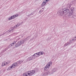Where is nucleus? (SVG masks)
I'll list each match as a JSON object with an SVG mask.
<instances>
[{"instance_id": "1", "label": "nucleus", "mask_w": 76, "mask_h": 76, "mask_svg": "<svg viewBox=\"0 0 76 76\" xmlns=\"http://www.w3.org/2000/svg\"><path fill=\"white\" fill-rule=\"evenodd\" d=\"M74 12H75V8L73 7H71L70 10L66 8H64L59 10L58 12V14L59 16H66L69 13L68 17V18H73Z\"/></svg>"}, {"instance_id": "2", "label": "nucleus", "mask_w": 76, "mask_h": 76, "mask_svg": "<svg viewBox=\"0 0 76 76\" xmlns=\"http://www.w3.org/2000/svg\"><path fill=\"white\" fill-rule=\"evenodd\" d=\"M35 73V71L34 70H32L28 72V74L26 73H24L23 74V76H31L32 75H34Z\"/></svg>"}, {"instance_id": "3", "label": "nucleus", "mask_w": 76, "mask_h": 76, "mask_svg": "<svg viewBox=\"0 0 76 76\" xmlns=\"http://www.w3.org/2000/svg\"><path fill=\"white\" fill-rule=\"evenodd\" d=\"M56 69H54L52 70V72H50L49 71H46L45 72L44 74V76H47L48 75H51L53 74V73L56 72Z\"/></svg>"}, {"instance_id": "4", "label": "nucleus", "mask_w": 76, "mask_h": 76, "mask_svg": "<svg viewBox=\"0 0 76 76\" xmlns=\"http://www.w3.org/2000/svg\"><path fill=\"white\" fill-rule=\"evenodd\" d=\"M50 1V0H44L43 1L41 4V7H42L45 6L46 5L47 3Z\"/></svg>"}, {"instance_id": "5", "label": "nucleus", "mask_w": 76, "mask_h": 76, "mask_svg": "<svg viewBox=\"0 0 76 76\" xmlns=\"http://www.w3.org/2000/svg\"><path fill=\"white\" fill-rule=\"evenodd\" d=\"M51 64H52V62H50L45 67L44 70H47L50 68V66H51Z\"/></svg>"}, {"instance_id": "6", "label": "nucleus", "mask_w": 76, "mask_h": 76, "mask_svg": "<svg viewBox=\"0 0 76 76\" xmlns=\"http://www.w3.org/2000/svg\"><path fill=\"white\" fill-rule=\"evenodd\" d=\"M16 66H17V65L15 64L14 63V64L11 65L10 66L8 67V70H12V69H13V68H15V67Z\"/></svg>"}, {"instance_id": "7", "label": "nucleus", "mask_w": 76, "mask_h": 76, "mask_svg": "<svg viewBox=\"0 0 76 76\" xmlns=\"http://www.w3.org/2000/svg\"><path fill=\"white\" fill-rule=\"evenodd\" d=\"M18 14H16L15 15L12 16L8 18V20H10L13 19H15V18H16V17H18Z\"/></svg>"}, {"instance_id": "8", "label": "nucleus", "mask_w": 76, "mask_h": 76, "mask_svg": "<svg viewBox=\"0 0 76 76\" xmlns=\"http://www.w3.org/2000/svg\"><path fill=\"white\" fill-rule=\"evenodd\" d=\"M14 31V28L12 27L9 30L5 32V34H7L9 32H13Z\"/></svg>"}, {"instance_id": "9", "label": "nucleus", "mask_w": 76, "mask_h": 76, "mask_svg": "<svg viewBox=\"0 0 76 76\" xmlns=\"http://www.w3.org/2000/svg\"><path fill=\"white\" fill-rule=\"evenodd\" d=\"M74 42V41L73 40V39H72L71 40H70L69 42H67L66 43L65 45H64V47H66V46H67V45H70V44L71 43H72V42Z\"/></svg>"}, {"instance_id": "10", "label": "nucleus", "mask_w": 76, "mask_h": 76, "mask_svg": "<svg viewBox=\"0 0 76 76\" xmlns=\"http://www.w3.org/2000/svg\"><path fill=\"white\" fill-rule=\"evenodd\" d=\"M34 59H35L33 55L29 57L27 59V60L28 61H29L31 60H33Z\"/></svg>"}, {"instance_id": "11", "label": "nucleus", "mask_w": 76, "mask_h": 76, "mask_svg": "<svg viewBox=\"0 0 76 76\" xmlns=\"http://www.w3.org/2000/svg\"><path fill=\"white\" fill-rule=\"evenodd\" d=\"M23 61H18L17 63H15L14 64H16V65H17V66H18V64H21V63H22Z\"/></svg>"}, {"instance_id": "12", "label": "nucleus", "mask_w": 76, "mask_h": 76, "mask_svg": "<svg viewBox=\"0 0 76 76\" xmlns=\"http://www.w3.org/2000/svg\"><path fill=\"white\" fill-rule=\"evenodd\" d=\"M33 56L34 58H35L37 57H38L39 56V54L38 53H35L33 55Z\"/></svg>"}, {"instance_id": "13", "label": "nucleus", "mask_w": 76, "mask_h": 76, "mask_svg": "<svg viewBox=\"0 0 76 76\" xmlns=\"http://www.w3.org/2000/svg\"><path fill=\"white\" fill-rule=\"evenodd\" d=\"M18 41L17 40V41H15V42H14L12 43H11L10 44L9 46V48L10 47H11L14 45L15 44L16 42Z\"/></svg>"}, {"instance_id": "14", "label": "nucleus", "mask_w": 76, "mask_h": 76, "mask_svg": "<svg viewBox=\"0 0 76 76\" xmlns=\"http://www.w3.org/2000/svg\"><path fill=\"white\" fill-rule=\"evenodd\" d=\"M26 41V39H24L21 40L19 41L21 43V44L22 45L24 44V42H25Z\"/></svg>"}, {"instance_id": "15", "label": "nucleus", "mask_w": 76, "mask_h": 76, "mask_svg": "<svg viewBox=\"0 0 76 76\" xmlns=\"http://www.w3.org/2000/svg\"><path fill=\"white\" fill-rule=\"evenodd\" d=\"M21 44L20 43V41L18 42L15 45V46L16 47H19L20 45H21Z\"/></svg>"}, {"instance_id": "16", "label": "nucleus", "mask_w": 76, "mask_h": 76, "mask_svg": "<svg viewBox=\"0 0 76 76\" xmlns=\"http://www.w3.org/2000/svg\"><path fill=\"white\" fill-rule=\"evenodd\" d=\"M21 44L20 43V41L18 42L15 45V46L16 47H19L20 45H21Z\"/></svg>"}, {"instance_id": "17", "label": "nucleus", "mask_w": 76, "mask_h": 76, "mask_svg": "<svg viewBox=\"0 0 76 76\" xmlns=\"http://www.w3.org/2000/svg\"><path fill=\"white\" fill-rule=\"evenodd\" d=\"M7 64V62H3L2 64V66H5Z\"/></svg>"}, {"instance_id": "18", "label": "nucleus", "mask_w": 76, "mask_h": 76, "mask_svg": "<svg viewBox=\"0 0 76 76\" xmlns=\"http://www.w3.org/2000/svg\"><path fill=\"white\" fill-rule=\"evenodd\" d=\"M38 53L39 56H41V55H42L44 54V52H39L37 53Z\"/></svg>"}, {"instance_id": "19", "label": "nucleus", "mask_w": 76, "mask_h": 76, "mask_svg": "<svg viewBox=\"0 0 76 76\" xmlns=\"http://www.w3.org/2000/svg\"><path fill=\"white\" fill-rule=\"evenodd\" d=\"M20 23H18L17 24V25H16V26H14L15 28H17L18 27H19V26L20 25Z\"/></svg>"}, {"instance_id": "20", "label": "nucleus", "mask_w": 76, "mask_h": 76, "mask_svg": "<svg viewBox=\"0 0 76 76\" xmlns=\"http://www.w3.org/2000/svg\"><path fill=\"white\" fill-rule=\"evenodd\" d=\"M72 39L74 42L76 40V36L75 37H73Z\"/></svg>"}, {"instance_id": "21", "label": "nucleus", "mask_w": 76, "mask_h": 76, "mask_svg": "<svg viewBox=\"0 0 76 76\" xmlns=\"http://www.w3.org/2000/svg\"><path fill=\"white\" fill-rule=\"evenodd\" d=\"M67 6L68 7V8H70V7L71 5L70 4H68L67 5Z\"/></svg>"}, {"instance_id": "22", "label": "nucleus", "mask_w": 76, "mask_h": 76, "mask_svg": "<svg viewBox=\"0 0 76 76\" xmlns=\"http://www.w3.org/2000/svg\"><path fill=\"white\" fill-rule=\"evenodd\" d=\"M17 41H18V40H19L20 39V38L19 37H17L16 38Z\"/></svg>"}, {"instance_id": "23", "label": "nucleus", "mask_w": 76, "mask_h": 76, "mask_svg": "<svg viewBox=\"0 0 76 76\" xmlns=\"http://www.w3.org/2000/svg\"><path fill=\"white\" fill-rule=\"evenodd\" d=\"M43 12V10H41L39 11V13H41Z\"/></svg>"}, {"instance_id": "24", "label": "nucleus", "mask_w": 76, "mask_h": 76, "mask_svg": "<svg viewBox=\"0 0 76 76\" xmlns=\"http://www.w3.org/2000/svg\"><path fill=\"white\" fill-rule=\"evenodd\" d=\"M34 14L31 13V14H30L28 15V16H31V15H32Z\"/></svg>"}, {"instance_id": "25", "label": "nucleus", "mask_w": 76, "mask_h": 76, "mask_svg": "<svg viewBox=\"0 0 76 76\" xmlns=\"http://www.w3.org/2000/svg\"><path fill=\"white\" fill-rule=\"evenodd\" d=\"M74 1H75V2H76V0H74Z\"/></svg>"}, {"instance_id": "26", "label": "nucleus", "mask_w": 76, "mask_h": 76, "mask_svg": "<svg viewBox=\"0 0 76 76\" xmlns=\"http://www.w3.org/2000/svg\"><path fill=\"white\" fill-rule=\"evenodd\" d=\"M23 23V22H22L21 23V24H22V23Z\"/></svg>"}, {"instance_id": "27", "label": "nucleus", "mask_w": 76, "mask_h": 76, "mask_svg": "<svg viewBox=\"0 0 76 76\" xmlns=\"http://www.w3.org/2000/svg\"><path fill=\"white\" fill-rule=\"evenodd\" d=\"M42 9H44V8H42Z\"/></svg>"}]
</instances>
